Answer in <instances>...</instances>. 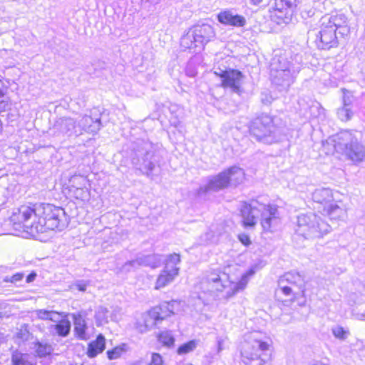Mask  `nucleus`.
<instances>
[{"label":"nucleus","mask_w":365,"mask_h":365,"mask_svg":"<svg viewBox=\"0 0 365 365\" xmlns=\"http://www.w3.org/2000/svg\"><path fill=\"white\" fill-rule=\"evenodd\" d=\"M24 278V274L21 272L16 273L12 276H6L3 281L5 282H11L13 284H16L17 282L21 281Z\"/></svg>","instance_id":"obj_39"},{"label":"nucleus","mask_w":365,"mask_h":365,"mask_svg":"<svg viewBox=\"0 0 365 365\" xmlns=\"http://www.w3.org/2000/svg\"><path fill=\"white\" fill-rule=\"evenodd\" d=\"M267 342L257 340L252 345L255 352L245 351L242 354L243 361L246 365H264L265 360L262 358V352L268 350Z\"/></svg>","instance_id":"obj_15"},{"label":"nucleus","mask_w":365,"mask_h":365,"mask_svg":"<svg viewBox=\"0 0 365 365\" xmlns=\"http://www.w3.org/2000/svg\"><path fill=\"white\" fill-rule=\"evenodd\" d=\"M52 328L56 331V333L61 336H66L71 329V323L67 319H62L55 325L52 326Z\"/></svg>","instance_id":"obj_30"},{"label":"nucleus","mask_w":365,"mask_h":365,"mask_svg":"<svg viewBox=\"0 0 365 365\" xmlns=\"http://www.w3.org/2000/svg\"><path fill=\"white\" fill-rule=\"evenodd\" d=\"M196 348V342L195 341H190L180 346L178 349V354L180 355L187 354L193 351Z\"/></svg>","instance_id":"obj_36"},{"label":"nucleus","mask_w":365,"mask_h":365,"mask_svg":"<svg viewBox=\"0 0 365 365\" xmlns=\"http://www.w3.org/2000/svg\"><path fill=\"white\" fill-rule=\"evenodd\" d=\"M312 200L315 202L324 205V207L327 206L333 202L332 192L329 188L316 189L312 192Z\"/></svg>","instance_id":"obj_22"},{"label":"nucleus","mask_w":365,"mask_h":365,"mask_svg":"<svg viewBox=\"0 0 365 365\" xmlns=\"http://www.w3.org/2000/svg\"><path fill=\"white\" fill-rule=\"evenodd\" d=\"M262 1V0H251V2H252L254 5H258V4H260Z\"/></svg>","instance_id":"obj_51"},{"label":"nucleus","mask_w":365,"mask_h":365,"mask_svg":"<svg viewBox=\"0 0 365 365\" xmlns=\"http://www.w3.org/2000/svg\"><path fill=\"white\" fill-rule=\"evenodd\" d=\"M240 212L245 227H253L257 224L259 214L260 224L264 232H274L281 222L278 207L273 205H259L257 207L253 204L243 202Z\"/></svg>","instance_id":"obj_4"},{"label":"nucleus","mask_w":365,"mask_h":365,"mask_svg":"<svg viewBox=\"0 0 365 365\" xmlns=\"http://www.w3.org/2000/svg\"><path fill=\"white\" fill-rule=\"evenodd\" d=\"M130 158L133 167L148 178H153L160 173L161 155L149 141L139 140L135 142Z\"/></svg>","instance_id":"obj_3"},{"label":"nucleus","mask_w":365,"mask_h":365,"mask_svg":"<svg viewBox=\"0 0 365 365\" xmlns=\"http://www.w3.org/2000/svg\"><path fill=\"white\" fill-rule=\"evenodd\" d=\"M298 73L299 68L285 71H277L275 68L274 73H270V78L272 83L279 86L281 89H287L294 82Z\"/></svg>","instance_id":"obj_17"},{"label":"nucleus","mask_w":365,"mask_h":365,"mask_svg":"<svg viewBox=\"0 0 365 365\" xmlns=\"http://www.w3.org/2000/svg\"><path fill=\"white\" fill-rule=\"evenodd\" d=\"M77 191L83 192V190L81 188L77 187Z\"/></svg>","instance_id":"obj_52"},{"label":"nucleus","mask_w":365,"mask_h":365,"mask_svg":"<svg viewBox=\"0 0 365 365\" xmlns=\"http://www.w3.org/2000/svg\"><path fill=\"white\" fill-rule=\"evenodd\" d=\"M101 118L98 116L85 115L78 123L79 134L83 131L88 133L96 134L101 128Z\"/></svg>","instance_id":"obj_20"},{"label":"nucleus","mask_w":365,"mask_h":365,"mask_svg":"<svg viewBox=\"0 0 365 365\" xmlns=\"http://www.w3.org/2000/svg\"><path fill=\"white\" fill-rule=\"evenodd\" d=\"M180 261L179 254L173 253L167 256L164 268L156 279L155 283V289H161L174 282L179 275L180 268L178 267V264H180Z\"/></svg>","instance_id":"obj_11"},{"label":"nucleus","mask_w":365,"mask_h":365,"mask_svg":"<svg viewBox=\"0 0 365 365\" xmlns=\"http://www.w3.org/2000/svg\"><path fill=\"white\" fill-rule=\"evenodd\" d=\"M337 115L341 121L346 122L352 118L353 112L349 107L343 106L338 109Z\"/></svg>","instance_id":"obj_35"},{"label":"nucleus","mask_w":365,"mask_h":365,"mask_svg":"<svg viewBox=\"0 0 365 365\" xmlns=\"http://www.w3.org/2000/svg\"><path fill=\"white\" fill-rule=\"evenodd\" d=\"M278 282L301 287L304 284V277L297 272H289L280 277Z\"/></svg>","instance_id":"obj_24"},{"label":"nucleus","mask_w":365,"mask_h":365,"mask_svg":"<svg viewBox=\"0 0 365 365\" xmlns=\"http://www.w3.org/2000/svg\"><path fill=\"white\" fill-rule=\"evenodd\" d=\"M333 334L335 337L340 339H345L349 335V331L344 330L341 327H337L333 329Z\"/></svg>","instance_id":"obj_40"},{"label":"nucleus","mask_w":365,"mask_h":365,"mask_svg":"<svg viewBox=\"0 0 365 365\" xmlns=\"http://www.w3.org/2000/svg\"><path fill=\"white\" fill-rule=\"evenodd\" d=\"M331 226L320 216L310 212L297 217L296 234L307 240L322 237L329 232Z\"/></svg>","instance_id":"obj_7"},{"label":"nucleus","mask_w":365,"mask_h":365,"mask_svg":"<svg viewBox=\"0 0 365 365\" xmlns=\"http://www.w3.org/2000/svg\"><path fill=\"white\" fill-rule=\"evenodd\" d=\"M225 339H226V338H222V337L217 338V351L218 354L220 353L224 349L223 345L225 341Z\"/></svg>","instance_id":"obj_45"},{"label":"nucleus","mask_w":365,"mask_h":365,"mask_svg":"<svg viewBox=\"0 0 365 365\" xmlns=\"http://www.w3.org/2000/svg\"><path fill=\"white\" fill-rule=\"evenodd\" d=\"M11 363L12 365H36L30 355L17 350L12 353Z\"/></svg>","instance_id":"obj_26"},{"label":"nucleus","mask_w":365,"mask_h":365,"mask_svg":"<svg viewBox=\"0 0 365 365\" xmlns=\"http://www.w3.org/2000/svg\"><path fill=\"white\" fill-rule=\"evenodd\" d=\"M277 71H285L295 68L287 59L282 56L274 57L270 64V73H274V69Z\"/></svg>","instance_id":"obj_25"},{"label":"nucleus","mask_w":365,"mask_h":365,"mask_svg":"<svg viewBox=\"0 0 365 365\" xmlns=\"http://www.w3.org/2000/svg\"><path fill=\"white\" fill-rule=\"evenodd\" d=\"M155 321H154L148 313L143 317V321L137 322L136 329L140 333H145L149 331L155 325Z\"/></svg>","instance_id":"obj_29"},{"label":"nucleus","mask_w":365,"mask_h":365,"mask_svg":"<svg viewBox=\"0 0 365 365\" xmlns=\"http://www.w3.org/2000/svg\"><path fill=\"white\" fill-rule=\"evenodd\" d=\"M29 336V331L26 329H21L17 333V337L26 341L28 340Z\"/></svg>","instance_id":"obj_44"},{"label":"nucleus","mask_w":365,"mask_h":365,"mask_svg":"<svg viewBox=\"0 0 365 365\" xmlns=\"http://www.w3.org/2000/svg\"><path fill=\"white\" fill-rule=\"evenodd\" d=\"M162 357L159 354H153L151 361L148 365H162Z\"/></svg>","instance_id":"obj_43"},{"label":"nucleus","mask_w":365,"mask_h":365,"mask_svg":"<svg viewBox=\"0 0 365 365\" xmlns=\"http://www.w3.org/2000/svg\"><path fill=\"white\" fill-rule=\"evenodd\" d=\"M319 22L327 24L330 27H332L336 32L339 30V34L341 36L347 35L349 33L348 19L344 14H337L332 16H324L321 18Z\"/></svg>","instance_id":"obj_18"},{"label":"nucleus","mask_w":365,"mask_h":365,"mask_svg":"<svg viewBox=\"0 0 365 365\" xmlns=\"http://www.w3.org/2000/svg\"><path fill=\"white\" fill-rule=\"evenodd\" d=\"M90 284L89 281L77 280L71 286L72 289H76L80 292H86L87 287Z\"/></svg>","instance_id":"obj_38"},{"label":"nucleus","mask_w":365,"mask_h":365,"mask_svg":"<svg viewBox=\"0 0 365 365\" xmlns=\"http://www.w3.org/2000/svg\"><path fill=\"white\" fill-rule=\"evenodd\" d=\"M51 351V346L47 344H43L40 342H38L36 344V352L40 357H43L50 354Z\"/></svg>","instance_id":"obj_37"},{"label":"nucleus","mask_w":365,"mask_h":365,"mask_svg":"<svg viewBox=\"0 0 365 365\" xmlns=\"http://www.w3.org/2000/svg\"><path fill=\"white\" fill-rule=\"evenodd\" d=\"M249 130L253 138L264 144H272L280 140L279 129L268 115L263 114L252 120Z\"/></svg>","instance_id":"obj_8"},{"label":"nucleus","mask_w":365,"mask_h":365,"mask_svg":"<svg viewBox=\"0 0 365 365\" xmlns=\"http://www.w3.org/2000/svg\"><path fill=\"white\" fill-rule=\"evenodd\" d=\"M158 340L166 346H171L174 344L175 338L170 331H163L158 334Z\"/></svg>","instance_id":"obj_33"},{"label":"nucleus","mask_w":365,"mask_h":365,"mask_svg":"<svg viewBox=\"0 0 365 365\" xmlns=\"http://www.w3.org/2000/svg\"><path fill=\"white\" fill-rule=\"evenodd\" d=\"M162 262V257L159 255H148L138 257L135 259L128 261L123 267L122 270L130 272L140 266L150 267L153 269L160 267Z\"/></svg>","instance_id":"obj_14"},{"label":"nucleus","mask_w":365,"mask_h":365,"mask_svg":"<svg viewBox=\"0 0 365 365\" xmlns=\"http://www.w3.org/2000/svg\"><path fill=\"white\" fill-rule=\"evenodd\" d=\"M36 277V274L34 272L29 274L26 277V282L28 283L33 282L35 279Z\"/></svg>","instance_id":"obj_48"},{"label":"nucleus","mask_w":365,"mask_h":365,"mask_svg":"<svg viewBox=\"0 0 365 365\" xmlns=\"http://www.w3.org/2000/svg\"><path fill=\"white\" fill-rule=\"evenodd\" d=\"M214 73L222 79L221 86L223 88H230L232 92L237 94L242 93V85L245 76L241 71L231 68L226 70L217 68Z\"/></svg>","instance_id":"obj_12"},{"label":"nucleus","mask_w":365,"mask_h":365,"mask_svg":"<svg viewBox=\"0 0 365 365\" xmlns=\"http://www.w3.org/2000/svg\"><path fill=\"white\" fill-rule=\"evenodd\" d=\"M177 301L164 302L159 306L153 308L148 312L150 317L157 322L166 319L175 313V310L179 307Z\"/></svg>","instance_id":"obj_16"},{"label":"nucleus","mask_w":365,"mask_h":365,"mask_svg":"<svg viewBox=\"0 0 365 365\" xmlns=\"http://www.w3.org/2000/svg\"><path fill=\"white\" fill-rule=\"evenodd\" d=\"M73 319L74 330L76 334L80 339H85L86 338V330L87 327L84 319L81 315H75Z\"/></svg>","instance_id":"obj_28"},{"label":"nucleus","mask_w":365,"mask_h":365,"mask_svg":"<svg viewBox=\"0 0 365 365\" xmlns=\"http://www.w3.org/2000/svg\"><path fill=\"white\" fill-rule=\"evenodd\" d=\"M128 349V345L126 344H122L120 346H117L107 351L106 354L110 360H113L119 358L123 353L126 352Z\"/></svg>","instance_id":"obj_31"},{"label":"nucleus","mask_w":365,"mask_h":365,"mask_svg":"<svg viewBox=\"0 0 365 365\" xmlns=\"http://www.w3.org/2000/svg\"><path fill=\"white\" fill-rule=\"evenodd\" d=\"M247 284L246 275H243L238 282H234L230 280L229 275L225 272L212 269L205 273L201 281V287L205 292L214 293L227 300L243 290Z\"/></svg>","instance_id":"obj_2"},{"label":"nucleus","mask_w":365,"mask_h":365,"mask_svg":"<svg viewBox=\"0 0 365 365\" xmlns=\"http://www.w3.org/2000/svg\"><path fill=\"white\" fill-rule=\"evenodd\" d=\"M36 315L40 319L56 322V319H55V317L58 315V313L54 311L38 309L36 311Z\"/></svg>","instance_id":"obj_34"},{"label":"nucleus","mask_w":365,"mask_h":365,"mask_svg":"<svg viewBox=\"0 0 365 365\" xmlns=\"http://www.w3.org/2000/svg\"><path fill=\"white\" fill-rule=\"evenodd\" d=\"M217 20L220 23L235 27H242L246 24L244 16L235 14L232 10H225L217 14Z\"/></svg>","instance_id":"obj_21"},{"label":"nucleus","mask_w":365,"mask_h":365,"mask_svg":"<svg viewBox=\"0 0 365 365\" xmlns=\"http://www.w3.org/2000/svg\"><path fill=\"white\" fill-rule=\"evenodd\" d=\"M215 36V30L212 26L205 23L197 24L182 36L180 45L185 49L196 47L202 48L208 42L214 40Z\"/></svg>","instance_id":"obj_9"},{"label":"nucleus","mask_w":365,"mask_h":365,"mask_svg":"<svg viewBox=\"0 0 365 365\" xmlns=\"http://www.w3.org/2000/svg\"><path fill=\"white\" fill-rule=\"evenodd\" d=\"M297 0H275V7L271 12L270 19L277 24H288L297 6Z\"/></svg>","instance_id":"obj_13"},{"label":"nucleus","mask_w":365,"mask_h":365,"mask_svg":"<svg viewBox=\"0 0 365 365\" xmlns=\"http://www.w3.org/2000/svg\"><path fill=\"white\" fill-rule=\"evenodd\" d=\"M245 179L243 169L238 166H232L215 175L208 178L207 184L200 187L202 192H217L229 187H237Z\"/></svg>","instance_id":"obj_6"},{"label":"nucleus","mask_w":365,"mask_h":365,"mask_svg":"<svg viewBox=\"0 0 365 365\" xmlns=\"http://www.w3.org/2000/svg\"><path fill=\"white\" fill-rule=\"evenodd\" d=\"M14 223L21 224L25 230L34 235L48 230H62L68 224L64 210L51 204H40L33 207L21 206L11 216Z\"/></svg>","instance_id":"obj_1"},{"label":"nucleus","mask_w":365,"mask_h":365,"mask_svg":"<svg viewBox=\"0 0 365 365\" xmlns=\"http://www.w3.org/2000/svg\"><path fill=\"white\" fill-rule=\"evenodd\" d=\"M4 93L2 91H0V110H4L6 108V106H7V103L4 102V101L1 100V98L4 97Z\"/></svg>","instance_id":"obj_47"},{"label":"nucleus","mask_w":365,"mask_h":365,"mask_svg":"<svg viewBox=\"0 0 365 365\" xmlns=\"http://www.w3.org/2000/svg\"><path fill=\"white\" fill-rule=\"evenodd\" d=\"M350 105H351V101L349 98H344V106H346V107H349L350 108Z\"/></svg>","instance_id":"obj_49"},{"label":"nucleus","mask_w":365,"mask_h":365,"mask_svg":"<svg viewBox=\"0 0 365 365\" xmlns=\"http://www.w3.org/2000/svg\"><path fill=\"white\" fill-rule=\"evenodd\" d=\"M323 215H327L331 220H339L344 217V210L336 203L331 202L323 208Z\"/></svg>","instance_id":"obj_27"},{"label":"nucleus","mask_w":365,"mask_h":365,"mask_svg":"<svg viewBox=\"0 0 365 365\" xmlns=\"http://www.w3.org/2000/svg\"><path fill=\"white\" fill-rule=\"evenodd\" d=\"M108 310L104 307H98L96 311L95 318L97 326H101L108 322Z\"/></svg>","instance_id":"obj_32"},{"label":"nucleus","mask_w":365,"mask_h":365,"mask_svg":"<svg viewBox=\"0 0 365 365\" xmlns=\"http://www.w3.org/2000/svg\"><path fill=\"white\" fill-rule=\"evenodd\" d=\"M106 349V339L101 334H98L96 339L88 344L87 355L90 358L96 356L102 353Z\"/></svg>","instance_id":"obj_23"},{"label":"nucleus","mask_w":365,"mask_h":365,"mask_svg":"<svg viewBox=\"0 0 365 365\" xmlns=\"http://www.w3.org/2000/svg\"><path fill=\"white\" fill-rule=\"evenodd\" d=\"M309 38H314L316 46L322 50H329L339 45L336 32L332 27L325 23L320 22L319 29L308 31Z\"/></svg>","instance_id":"obj_10"},{"label":"nucleus","mask_w":365,"mask_h":365,"mask_svg":"<svg viewBox=\"0 0 365 365\" xmlns=\"http://www.w3.org/2000/svg\"><path fill=\"white\" fill-rule=\"evenodd\" d=\"M69 181L72 186H74L76 184L77 185H84L86 182V178L81 175H74L71 178Z\"/></svg>","instance_id":"obj_41"},{"label":"nucleus","mask_w":365,"mask_h":365,"mask_svg":"<svg viewBox=\"0 0 365 365\" xmlns=\"http://www.w3.org/2000/svg\"><path fill=\"white\" fill-rule=\"evenodd\" d=\"M279 288L282 292V293L286 296H289L292 294V288L286 283H279Z\"/></svg>","instance_id":"obj_42"},{"label":"nucleus","mask_w":365,"mask_h":365,"mask_svg":"<svg viewBox=\"0 0 365 365\" xmlns=\"http://www.w3.org/2000/svg\"><path fill=\"white\" fill-rule=\"evenodd\" d=\"M333 142L335 150L347 159L355 163L365 160V146L359 141L354 132L342 130L334 136Z\"/></svg>","instance_id":"obj_5"},{"label":"nucleus","mask_w":365,"mask_h":365,"mask_svg":"<svg viewBox=\"0 0 365 365\" xmlns=\"http://www.w3.org/2000/svg\"><path fill=\"white\" fill-rule=\"evenodd\" d=\"M185 365H192V364H185Z\"/></svg>","instance_id":"obj_53"},{"label":"nucleus","mask_w":365,"mask_h":365,"mask_svg":"<svg viewBox=\"0 0 365 365\" xmlns=\"http://www.w3.org/2000/svg\"><path fill=\"white\" fill-rule=\"evenodd\" d=\"M147 2H149L153 4H156L160 2V0H145Z\"/></svg>","instance_id":"obj_50"},{"label":"nucleus","mask_w":365,"mask_h":365,"mask_svg":"<svg viewBox=\"0 0 365 365\" xmlns=\"http://www.w3.org/2000/svg\"><path fill=\"white\" fill-rule=\"evenodd\" d=\"M53 130L58 135H78L79 130L74 119L68 117L60 118L55 122Z\"/></svg>","instance_id":"obj_19"},{"label":"nucleus","mask_w":365,"mask_h":365,"mask_svg":"<svg viewBox=\"0 0 365 365\" xmlns=\"http://www.w3.org/2000/svg\"><path fill=\"white\" fill-rule=\"evenodd\" d=\"M238 237L240 241L245 245H248L251 243L250 237L247 235H240Z\"/></svg>","instance_id":"obj_46"}]
</instances>
